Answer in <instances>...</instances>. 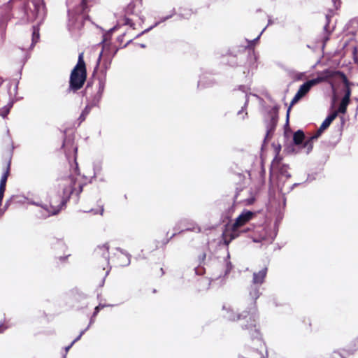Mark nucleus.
Returning a JSON list of instances; mask_svg holds the SVG:
<instances>
[{"mask_svg":"<svg viewBox=\"0 0 358 358\" xmlns=\"http://www.w3.org/2000/svg\"><path fill=\"white\" fill-rule=\"evenodd\" d=\"M171 17V15H169V16H166V17H162V18L160 20V21H159V22H156V23L155 24V25L153 26V27H154L157 26L159 23H161V22H164V21L167 20H168V19H169ZM152 29V27H150L149 29H146L144 32L148 31L151 30Z\"/></svg>","mask_w":358,"mask_h":358,"instance_id":"20","label":"nucleus"},{"mask_svg":"<svg viewBox=\"0 0 358 358\" xmlns=\"http://www.w3.org/2000/svg\"><path fill=\"white\" fill-rule=\"evenodd\" d=\"M343 83L345 84V95L343 99L350 101L351 89L350 87V83L345 76H343Z\"/></svg>","mask_w":358,"mask_h":358,"instance_id":"14","label":"nucleus"},{"mask_svg":"<svg viewBox=\"0 0 358 358\" xmlns=\"http://www.w3.org/2000/svg\"><path fill=\"white\" fill-rule=\"evenodd\" d=\"M5 87L8 90V102L6 111L5 113L2 114V116L4 117L9 112V109L13 106L14 99L17 95V81H9L6 83H3Z\"/></svg>","mask_w":358,"mask_h":358,"instance_id":"4","label":"nucleus"},{"mask_svg":"<svg viewBox=\"0 0 358 358\" xmlns=\"http://www.w3.org/2000/svg\"><path fill=\"white\" fill-rule=\"evenodd\" d=\"M93 322H94L93 319H91L90 324L88 325V327L85 329H84L83 331H82L80 332V335L78 336H77V338L76 339H74L73 341V342H72L73 343H75L76 341H78V340L80 339V338L83 336V334L85 332V331H87L89 329L90 324H92Z\"/></svg>","mask_w":358,"mask_h":358,"instance_id":"19","label":"nucleus"},{"mask_svg":"<svg viewBox=\"0 0 358 358\" xmlns=\"http://www.w3.org/2000/svg\"><path fill=\"white\" fill-rule=\"evenodd\" d=\"M335 73L329 69L324 70L320 73V76L317 77L316 78L309 80L301 85L296 93L295 96L291 101L290 106L287 110V116L289 117V113L290 110V108L296 103L302 97H303L311 89L312 87L324 82L329 78H332L334 76Z\"/></svg>","mask_w":358,"mask_h":358,"instance_id":"2","label":"nucleus"},{"mask_svg":"<svg viewBox=\"0 0 358 358\" xmlns=\"http://www.w3.org/2000/svg\"><path fill=\"white\" fill-rule=\"evenodd\" d=\"M250 98L254 99H258V97L256 95H251L248 97L247 102L250 100Z\"/></svg>","mask_w":358,"mask_h":358,"instance_id":"28","label":"nucleus"},{"mask_svg":"<svg viewBox=\"0 0 358 358\" xmlns=\"http://www.w3.org/2000/svg\"><path fill=\"white\" fill-rule=\"evenodd\" d=\"M187 230H192V231H197V232H199L201 231L200 227L198 226H196V227H193L192 229L187 228Z\"/></svg>","mask_w":358,"mask_h":358,"instance_id":"27","label":"nucleus"},{"mask_svg":"<svg viewBox=\"0 0 358 358\" xmlns=\"http://www.w3.org/2000/svg\"><path fill=\"white\" fill-rule=\"evenodd\" d=\"M101 56H102V52L100 53V55L99 56V58H98L99 62L101 60Z\"/></svg>","mask_w":358,"mask_h":358,"instance_id":"35","label":"nucleus"},{"mask_svg":"<svg viewBox=\"0 0 358 358\" xmlns=\"http://www.w3.org/2000/svg\"><path fill=\"white\" fill-rule=\"evenodd\" d=\"M328 40H329V36H326V37H325V38H324V42H326V41H328Z\"/></svg>","mask_w":358,"mask_h":358,"instance_id":"37","label":"nucleus"},{"mask_svg":"<svg viewBox=\"0 0 358 358\" xmlns=\"http://www.w3.org/2000/svg\"><path fill=\"white\" fill-rule=\"evenodd\" d=\"M86 79L85 64L83 60V53H80L78 56V61L71 72L70 78V86L77 90L81 88Z\"/></svg>","mask_w":358,"mask_h":358,"instance_id":"3","label":"nucleus"},{"mask_svg":"<svg viewBox=\"0 0 358 358\" xmlns=\"http://www.w3.org/2000/svg\"><path fill=\"white\" fill-rule=\"evenodd\" d=\"M253 241L254 242H259V241H261V240L260 239L254 238Z\"/></svg>","mask_w":358,"mask_h":358,"instance_id":"36","label":"nucleus"},{"mask_svg":"<svg viewBox=\"0 0 358 358\" xmlns=\"http://www.w3.org/2000/svg\"><path fill=\"white\" fill-rule=\"evenodd\" d=\"M100 211H101V213H101V215H102V213H103V208H101Z\"/></svg>","mask_w":358,"mask_h":358,"instance_id":"38","label":"nucleus"},{"mask_svg":"<svg viewBox=\"0 0 358 358\" xmlns=\"http://www.w3.org/2000/svg\"><path fill=\"white\" fill-rule=\"evenodd\" d=\"M337 116V111H334L331 114L328 115V117L323 121V122L320 125L322 129L321 130H325L326 129H327L331 124V123L336 118Z\"/></svg>","mask_w":358,"mask_h":358,"instance_id":"13","label":"nucleus"},{"mask_svg":"<svg viewBox=\"0 0 358 358\" xmlns=\"http://www.w3.org/2000/svg\"><path fill=\"white\" fill-rule=\"evenodd\" d=\"M267 268H264L261 271L254 273L253 275V283L256 285H260L263 282L264 278L266 276Z\"/></svg>","mask_w":358,"mask_h":358,"instance_id":"11","label":"nucleus"},{"mask_svg":"<svg viewBox=\"0 0 358 358\" xmlns=\"http://www.w3.org/2000/svg\"><path fill=\"white\" fill-rule=\"evenodd\" d=\"M0 328H1V327L0 326ZM3 331V330H1V329H0V333H1Z\"/></svg>","mask_w":358,"mask_h":358,"instance_id":"41","label":"nucleus"},{"mask_svg":"<svg viewBox=\"0 0 358 358\" xmlns=\"http://www.w3.org/2000/svg\"><path fill=\"white\" fill-rule=\"evenodd\" d=\"M103 248L106 252H108V245H104L103 246Z\"/></svg>","mask_w":358,"mask_h":358,"instance_id":"33","label":"nucleus"},{"mask_svg":"<svg viewBox=\"0 0 358 358\" xmlns=\"http://www.w3.org/2000/svg\"><path fill=\"white\" fill-rule=\"evenodd\" d=\"M141 46L142 48H145V45H143V44H141Z\"/></svg>","mask_w":358,"mask_h":358,"instance_id":"39","label":"nucleus"},{"mask_svg":"<svg viewBox=\"0 0 358 358\" xmlns=\"http://www.w3.org/2000/svg\"><path fill=\"white\" fill-rule=\"evenodd\" d=\"M89 111H90V108L88 107H86L85 110L83 111V113H85L87 114L89 113Z\"/></svg>","mask_w":358,"mask_h":358,"instance_id":"32","label":"nucleus"},{"mask_svg":"<svg viewBox=\"0 0 358 358\" xmlns=\"http://www.w3.org/2000/svg\"><path fill=\"white\" fill-rule=\"evenodd\" d=\"M89 111H90V108L88 107H86L85 110L83 111V113H85L87 114L89 113Z\"/></svg>","mask_w":358,"mask_h":358,"instance_id":"31","label":"nucleus"},{"mask_svg":"<svg viewBox=\"0 0 358 358\" xmlns=\"http://www.w3.org/2000/svg\"><path fill=\"white\" fill-rule=\"evenodd\" d=\"M59 186L62 192V195H59V199L52 198L50 201L49 207L47 205L41 206L42 209L45 211L43 213V216L46 217L57 214L60 210L62 206L69 199L71 194L76 193L78 194L83 190L80 183H77L76 179L73 177L63 180Z\"/></svg>","mask_w":358,"mask_h":358,"instance_id":"1","label":"nucleus"},{"mask_svg":"<svg viewBox=\"0 0 358 358\" xmlns=\"http://www.w3.org/2000/svg\"><path fill=\"white\" fill-rule=\"evenodd\" d=\"M264 351H265V352H266V353H267V350H266V348H265V349H264Z\"/></svg>","mask_w":358,"mask_h":358,"instance_id":"40","label":"nucleus"},{"mask_svg":"<svg viewBox=\"0 0 358 358\" xmlns=\"http://www.w3.org/2000/svg\"><path fill=\"white\" fill-rule=\"evenodd\" d=\"M272 147L275 154V156L272 161V166L275 167L280 164L281 161H282V157L280 155V152L281 151V145L278 143L275 144V143H273Z\"/></svg>","mask_w":358,"mask_h":358,"instance_id":"9","label":"nucleus"},{"mask_svg":"<svg viewBox=\"0 0 358 358\" xmlns=\"http://www.w3.org/2000/svg\"><path fill=\"white\" fill-rule=\"evenodd\" d=\"M103 306H98L95 308V310H94V313L93 314V316L94 317L95 315H96V314L99 313V310L101 308H102Z\"/></svg>","mask_w":358,"mask_h":358,"instance_id":"26","label":"nucleus"},{"mask_svg":"<svg viewBox=\"0 0 358 358\" xmlns=\"http://www.w3.org/2000/svg\"><path fill=\"white\" fill-rule=\"evenodd\" d=\"M39 39V31L38 29L34 27L33 34H32V45L38 42Z\"/></svg>","mask_w":358,"mask_h":358,"instance_id":"17","label":"nucleus"},{"mask_svg":"<svg viewBox=\"0 0 358 358\" xmlns=\"http://www.w3.org/2000/svg\"><path fill=\"white\" fill-rule=\"evenodd\" d=\"M305 134L302 130H298L293 135V142L296 145H301L305 143Z\"/></svg>","mask_w":358,"mask_h":358,"instance_id":"12","label":"nucleus"},{"mask_svg":"<svg viewBox=\"0 0 358 358\" xmlns=\"http://www.w3.org/2000/svg\"><path fill=\"white\" fill-rule=\"evenodd\" d=\"M268 137V129H267L266 131V134H265V138H264V143H263V145L262 146V154H261V157H262V171L264 173H265V168H264V152L266 150V139Z\"/></svg>","mask_w":358,"mask_h":358,"instance_id":"15","label":"nucleus"},{"mask_svg":"<svg viewBox=\"0 0 358 358\" xmlns=\"http://www.w3.org/2000/svg\"><path fill=\"white\" fill-rule=\"evenodd\" d=\"M227 317H228L229 320H235V317H234V316H233V315H228V316H227Z\"/></svg>","mask_w":358,"mask_h":358,"instance_id":"34","label":"nucleus"},{"mask_svg":"<svg viewBox=\"0 0 358 358\" xmlns=\"http://www.w3.org/2000/svg\"><path fill=\"white\" fill-rule=\"evenodd\" d=\"M303 329L306 331H309L311 329V322L310 319L309 317L304 318L303 320Z\"/></svg>","mask_w":358,"mask_h":358,"instance_id":"18","label":"nucleus"},{"mask_svg":"<svg viewBox=\"0 0 358 358\" xmlns=\"http://www.w3.org/2000/svg\"><path fill=\"white\" fill-rule=\"evenodd\" d=\"M350 101L342 99L338 109V110H336L338 113H340L342 114H345L347 111V107Z\"/></svg>","mask_w":358,"mask_h":358,"instance_id":"16","label":"nucleus"},{"mask_svg":"<svg viewBox=\"0 0 358 358\" xmlns=\"http://www.w3.org/2000/svg\"><path fill=\"white\" fill-rule=\"evenodd\" d=\"M34 9V12L36 15V18L42 20L45 14V8L43 3L41 0H38L33 3Z\"/></svg>","mask_w":358,"mask_h":358,"instance_id":"7","label":"nucleus"},{"mask_svg":"<svg viewBox=\"0 0 358 358\" xmlns=\"http://www.w3.org/2000/svg\"><path fill=\"white\" fill-rule=\"evenodd\" d=\"M250 294L253 299H257L259 296V290L255 287L250 292Z\"/></svg>","mask_w":358,"mask_h":358,"instance_id":"21","label":"nucleus"},{"mask_svg":"<svg viewBox=\"0 0 358 358\" xmlns=\"http://www.w3.org/2000/svg\"><path fill=\"white\" fill-rule=\"evenodd\" d=\"M73 344L74 343H71L70 345L66 347V348H65L66 352H67L69 350V349L73 346Z\"/></svg>","mask_w":358,"mask_h":358,"instance_id":"29","label":"nucleus"},{"mask_svg":"<svg viewBox=\"0 0 358 358\" xmlns=\"http://www.w3.org/2000/svg\"><path fill=\"white\" fill-rule=\"evenodd\" d=\"M321 127L317 131L316 134L308 138L304 143L303 147L307 149L306 152L309 153L313 148V141L316 140L324 130H321Z\"/></svg>","mask_w":358,"mask_h":358,"instance_id":"8","label":"nucleus"},{"mask_svg":"<svg viewBox=\"0 0 358 358\" xmlns=\"http://www.w3.org/2000/svg\"><path fill=\"white\" fill-rule=\"evenodd\" d=\"M103 306H98L95 308V310H94V313L93 314V316L94 317L95 315H96V314L99 313V310L101 308H102Z\"/></svg>","mask_w":358,"mask_h":358,"instance_id":"25","label":"nucleus"},{"mask_svg":"<svg viewBox=\"0 0 358 358\" xmlns=\"http://www.w3.org/2000/svg\"><path fill=\"white\" fill-rule=\"evenodd\" d=\"M253 216V213L249 210L243 211L236 220L234 225L233 230L234 231H236V229L244 225L246 222L252 219Z\"/></svg>","mask_w":358,"mask_h":358,"instance_id":"6","label":"nucleus"},{"mask_svg":"<svg viewBox=\"0 0 358 358\" xmlns=\"http://www.w3.org/2000/svg\"><path fill=\"white\" fill-rule=\"evenodd\" d=\"M326 20H327V23H326L325 26L324 27V29L327 33V35L329 36L330 34V31L328 30L330 17L328 15H326Z\"/></svg>","mask_w":358,"mask_h":358,"instance_id":"22","label":"nucleus"},{"mask_svg":"<svg viewBox=\"0 0 358 358\" xmlns=\"http://www.w3.org/2000/svg\"><path fill=\"white\" fill-rule=\"evenodd\" d=\"M65 358V357H64Z\"/></svg>","mask_w":358,"mask_h":358,"instance_id":"42","label":"nucleus"},{"mask_svg":"<svg viewBox=\"0 0 358 358\" xmlns=\"http://www.w3.org/2000/svg\"><path fill=\"white\" fill-rule=\"evenodd\" d=\"M340 356L341 358H345L341 352H338L337 351H334L332 355H331V358H336V355Z\"/></svg>","mask_w":358,"mask_h":358,"instance_id":"24","label":"nucleus"},{"mask_svg":"<svg viewBox=\"0 0 358 358\" xmlns=\"http://www.w3.org/2000/svg\"><path fill=\"white\" fill-rule=\"evenodd\" d=\"M127 261L124 264V265H128L130 262V259H129V256H127Z\"/></svg>","mask_w":358,"mask_h":358,"instance_id":"30","label":"nucleus"},{"mask_svg":"<svg viewBox=\"0 0 358 358\" xmlns=\"http://www.w3.org/2000/svg\"><path fill=\"white\" fill-rule=\"evenodd\" d=\"M239 202H243L245 205H250L253 203L255 199L250 189L245 188L238 192L236 196Z\"/></svg>","mask_w":358,"mask_h":358,"instance_id":"5","label":"nucleus"},{"mask_svg":"<svg viewBox=\"0 0 358 358\" xmlns=\"http://www.w3.org/2000/svg\"><path fill=\"white\" fill-rule=\"evenodd\" d=\"M271 169L274 171H277L281 177L287 178L289 176V174L288 173V166L283 164L282 161L280 162V164L275 167L273 166L271 164L270 165V172L271 171Z\"/></svg>","mask_w":358,"mask_h":358,"instance_id":"10","label":"nucleus"},{"mask_svg":"<svg viewBox=\"0 0 358 358\" xmlns=\"http://www.w3.org/2000/svg\"><path fill=\"white\" fill-rule=\"evenodd\" d=\"M354 347L355 348L352 350H348L349 354H353L358 349V340H355L354 341Z\"/></svg>","mask_w":358,"mask_h":358,"instance_id":"23","label":"nucleus"}]
</instances>
